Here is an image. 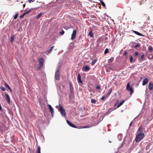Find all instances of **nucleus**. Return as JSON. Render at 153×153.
<instances>
[{
  "label": "nucleus",
  "mask_w": 153,
  "mask_h": 153,
  "mask_svg": "<svg viewBox=\"0 0 153 153\" xmlns=\"http://www.w3.org/2000/svg\"><path fill=\"white\" fill-rule=\"evenodd\" d=\"M76 30H75L73 31V33L71 35V39L72 40L75 39L76 36Z\"/></svg>",
  "instance_id": "6"
},
{
  "label": "nucleus",
  "mask_w": 153,
  "mask_h": 153,
  "mask_svg": "<svg viewBox=\"0 0 153 153\" xmlns=\"http://www.w3.org/2000/svg\"><path fill=\"white\" fill-rule=\"evenodd\" d=\"M148 58L149 59H153V55L151 54H149L148 56Z\"/></svg>",
  "instance_id": "21"
},
{
  "label": "nucleus",
  "mask_w": 153,
  "mask_h": 153,
  "mask_svg": "<svg viewBox=\"0 0 153 153\" xmlns=\"http://www.w3.org/2000/svg\"><path fill=\"white\" fill-rule=\"evenodd\" d=\"M22 14H23V15L24 16L25 15H26V13H23Z\"/></svg>",
  "instance_id": "50"
},
{
  "label": "nucleus",
  "mask_w": 153,
  "mask_h": 153,
  "mask_svg": "<svg viewBox=\"0 0 153 153\" xmlns=\"http://www.w3.org/2000/svg\"><path fill=\"white\" fill-rule=\"evenodd\" d=\"M70 84V90L71 89H73V87L72 85V84L71 83H69Z\"/></svg>",
  "instance_id": "34"
},
{
  "label": "nucleus",
  "mask_w": 153,
  "mask_h": 153,
  "mask_svg": "<svg viewBox=\"0 0 153 153\" xmlns=\"http://www.w3.org/2000/svg\"><path fill=\"white\" fill-rule=\"evenodd\" d=\"M31 10L30 9L29 10H28V11H27L26 12H25V13L26 14H28L31 11Z\"/></svg>",
  "instance_id": "37"
},
{
  "label": "nucleus",
  "mask_w": 153,
  "mask_h": 153,
  "mask_svg": "<svg viewBox=\"0 0 153 153\" xmlns=\"http://www.w3.org/2000/svg\"><path fill=\"white\" fill-rule=\"evenodd\" d=\"M5 95L7 100V102L9 104H10V96L8 94H7L6 93L5 94Z\"/></svg>",
  "instance_id": "12"
},
{
  "label": "nucleus",
  "mask_w": 153,
  "mask_h": 153,
  "mask_svg": "<svg viewBox=\"0 0 153 153\" xmlns=\"http://www.w3.org/2000/svg\"><path fill=\"white\" fill-rule=\"evenodd\" d=\"M22 14H23V15L24 16L25 15H26V13H23Z\"/></svg>",
  "instance_id": "51"
},
{
  "label": "nucleus",
  "mask_w": 153,
  "mask_h": 153,
  "mask_svg": "<svg viewBox=\"0 0 153 153\" xmlns=\"http://www.w3.org/2000/svg\"><path fill=\"white\" fill-rule=\"evenodd\" d=\"M112 91L111 88H110L109 90V91L108 93V94L107 95L108 96H109L111 93V92Z\"/></svg>",
  "instance_id": "30"
},
{
  "label": "nucleus",
  "mask_w": 153,
  "mask_h": 153,
  "mask_svg": "<svg viewBox=\"0 0 153 153\" xmlns=\"http://www.w3.org/2000/svg\"><path fill=\"white\" fill-rule=\"evenodd\" d=\"M140 45V44H137L136 45L134 46V47L135 48H137V47L139 46Z\"/></svg>",
  "instance_id": "38"
},
{
  "label": "nucleus",
  "mask_w": 153,
  "mask_h": 153,
  "mask_svg": "<svg viewBox=\"0 0 153 153\" xmlns=\"http://www.w3.org/2000/svg\"><path fill=\"white\" fill-rule=\"evenodd\" d=\"M18 16V14L17 13H16L15 15V16L14 17V19H16L17 18Z\"/></svg>",
  "instance_id": "33"
},
{
  "label": "nucleus",
  "mask_w": 153,
  "mask_h": 153,
  "mask_svg": "<svg viewBox=\"0 0 153 153\" xmlns=\"http://www.w3.org/2000/svg\"><path fill=\"white\" fill-rule=\"evenodd\" d=\"M126 89L127 90L130 92V94L132 93L133 92V89L130 86L129 83V82L127 84Z\"/></svg>",
  "instance_id": "4"
},
{
  "label": "nucleus",
  "mask_w": 153,
  "mask_h": 153,
  "mask_svg": "<svg viewBox=\"0 0 153 153\" xmlns=\"http://www.w3.org/2000/svg\"><path fill=\"white\" fill-rule=\"evenodd\" d=\"M149 122L148 121V120L147 119L146 120H144V121H143V123L144 124H145V125L147 124Z\"/></svg>",
  "instance_id": "24"
},
{
  "label": "nucleus",
  "mask_w": 153,
  "mask_h": 153,
  "mask_svg": "<svg viewBox=\"0 0 153 153\" xmlns=\"http://www.w3.org/2000/svg\"><path fill=\"white\" fill-rule=\"evenodd\" d=\"M4 85H5V86L7 88L10 90V91H11V89L10 87L9 86V85H7V84H6V83L5 82L4 83Z\"/></svg>",
  "instance_id": "20"
},
{
  "label": "nucleus",
  "mask_w": 153,
  "mask_h": 153,
  "mask_svg": "<svg viewBox=\"0 0 153 153\" xmlns=\"http://www.w3.org/2000/svg\"><path fill=\"white\" fill-rule=\"evenodd\" d=\"M127 52L126 51L124 53H123V55H124V56H125L126 55V54H127Z\"/></svg>",
  "instance_id": "46"
},
{
  "label": "nucleus",
  "mask_w": 153,
  "mask_h": 153,
  "mask_svg": "<svg viewBox=\"0 0 153 153\" xmlns=\"http://www.w3.org/2000/svg\"><path fill=\"white\" fill-rule=\"evenodd\" d=\"M138 54V53L137 52H136L135 53L134 55L135 56H137Z\"/></svg>",
  "instance_id": "42"
},
{
  "label": "nucleus",
  "mask_w": 153,
  "mask_h": 153,
  "mask_svg": "<svg viewBox=\"0 0 153 153\" xmlns=\"http://www.w3.org/2000/svg\"><path fill=\"white\" fill-rule=\"evenodd\" d=\"M77 79L79 83H82V81L81 80V77L79 74H78L77 76Z\"/></svg>",
  "instance_id": "9"
},
{
  "label": "nucleus",
  "mask_w": 153,
  "mask_h": 153,
  "mask_svg": "<svg viewBox=\"0 0 153 153\" xmlns=\"http://www.w3.org/2000/svg\"><path fill=\"white\" fill-rule=\"evenodd\" d=\"M105 96H103L101 97V100H103L104 99H105Z\"/></svg>",
  "instance_id": "40"
},
{
  "label": "nucleus",
  "mask_w": 153,
  "mask_h": 153,
  "mask_svg": "<svg viewBox=\"0 0 153 153\" xmlns=\"http://www.w3.org/2000/svg\"><path fill=\"white\" fill-rule=\"evenodd\" d=\"M114 60V58L113 57H111L110 59L108 60V63L112 62Z\"/></svg>",
  "instance_id": "19"
},
{
  "label": "nucleus",
  "mask_w": 153,
  "mask_h": 153,
  "mask_svg": "<svg viewBox=\"0 0 153 153\" xmlns=\"http://www.w3.org/2000/svg\"><path fill=\"white\" fill-rule=\"evenodd\" d=\"M115 109H113L112 108H110L109 109L108 111H112L113 110H114Z\"/></svg>",
  "instance_id": "44"
},
{
  "label": "nucleus",
  "mask_w": 153,
  "mask_h": 153,
  "mask_svg": "<svg viewBox=\"0 0 153 153\" xmlns=\"http://www.w3.org/2000/svg\"><path fill=\"white\" fill-rule=\"evenodd\" d=\"M25 5H26V4H24L23 5V7H25Z\"/></svg>",
  "instance_id": "54"
},
{
  "label": "nucleus",
  "mask_w": 153,
  "mask_h": 153,
  "mask_svg": "<svg viewBox=\"0 0 153 153\" xmlns=\"http://www.w3.org/2000/svg\"><path fill=\"white\" fill-rule=\"evenodd\" d=\"M90 68L88 66H84L82 68V70L84 71H87L90 70Z\"/></svg>",
  "instance_id": "7"
},
{
  "label": "nucleus",
  "mask_w": 153,
  "mask_h": 153,
  "mask_svg": "<svg viewBox=\"0 0 153 153\" xmlns=\"http://www.w3.org/2000/svg\"><path fill=\"white\" fill-rule=\"evenodd\" d=\"M144 137V134L143 133H139L136 135L135 139V141L136 143H138L141 141L143 139Z\"/></svg>",
  "instance_id": "1"
},
{
  "label": "nucleus",
  "mask_w": 153,
  "mask_h": 153,
  "mask_svg": "<svg viewBox=\"0 0 153 153\" xmlns=\"http://www.w3.org/2000/svg\"><path fill=\"white\" fill-rule=\"evenodd\" d=\"M97 59H95L94 60L91 62V65H94L95 63L97 62Z\"/></svg>",
  "instance_id": "25"
},
{
  "label": "nucleus",
  "mask_w": 153,
  "mask_h": 153,
  "mask_svg": "<svg viewBox=\"0 0 153 153\" xmlns=\"http://www.w3.org/2000/svg\"><path fill=\"white\" fill-rule=\"evenodd\" d=\"M148 50L150 52H152L153 50L152 47L151 46L149 45L148 47Z\"/></svg>",
  "instance_id": "18"
},
{
  "label": "nucleus",
  "mask_w": 153,
  "mask_h": 153,
  "mask_svg": "<svg viewBox=\"0 0 153 153\" xmlns=\"http://www.w3.org/2000/svg\"><path fill=\"white\" fill-rule=\"evenodd\" d=\"M59 74H60L59 70L57 71L55 73V78L56 79L58 80H59V79H60Z\"/></svg>",
  "instance_id": "5"
},
{
  "label": "nucleus",
  "mask_w": 153,
  "mask_h": 153,
  "mask_svg": "<svg viewBox=\"0 0 153 153\" xmlns=\"http://www.w3.org/2000/svg\"><path fill=\"white\" fill-rule=\"evenodd\" d=\"M48 106L49 108V109L50 110L51 113L52 114H53V108L52 107L51 105H48Z\"/></svg>",
  "instance_id": "14"
},
{
  "label": "nucleus",
  "mask_w": 153,
  "mask_h": 153,
  "mask_svg": "<svg viewBox=\"0 0 153 153\" xmlns=\"http://www.w3.org/2000/svg\"><path fill=\"white\" fill-rule=\"evenodd\" d=\"M0 89L3 91H5V88L3 86H1L0 87Z\"/></svg>",
  "instance_id": "31"
},
{
  "label": "nucleus",
  "mask_w": 153,
  "mask_h": 153,
  "mask_svg": "<svg viewBox=\"0 0 153 153\" xmlns=\"http://www.w3.org/2000/svg\"><path fill=\"white\" fill-rule=\"evenodd\" d=\"M36 153H41V147L39 146H37V149L36 150Z\"/></svg>",
  "instance_id": "16"
},
{
  "label": "nucleus",
  "mask_w": 153,
  "mask_h": 153,
  "mask_svg": "<svg viewBox=\"0 0 153 153\" xmlns=\"http://www.w3.org/2000/svg\"><path fill=\"white\" fill-rule=\"evenodd\" d=\"M14 40V38L11 37V42H12Z\"/></svg>",
  "instance_id": "41"
},
{
  "label": "nucleus",
  "mask_w": 153,
  "mask_h": 153,
  "mask_svg": "<svg viewBox=\"0 0 153 153\" xmlns=\"http://www.w3.org/2000/svg\"><path fill=\"white\" fill-rule=\"evenodd\" d=\"M29 149L30 151V153H32V152L31 151V149L30 148H29Z\"/></svg>",
  "instance_id": "53"
},
{
  "label": "nucleus",
  "mask_w": 153,
  "mask_h": 153,
  "mask_svg": "<svg viewBox=\"0 0 153 153\" xmlns=\"http://www.w3.org/2000/svg\"><path fill=\"white\" fill-rule=\"evenodd\" d=\"M132 123H133V121H131V123H130L129 125V126H130L132 124Z\"/></svg>",
  "instance_id": "47"
},
{
  "label": "nucleus",
  "mask_w": 153,
  "mask_h": 153,
  "mask_svg": "<svg viewBox=\"0 0 153 153\" xmlns=\"http://www.w3.org/2000/svg\"><path fill=\"white\" fill-rule=\"evenodd\" d=\"M148 88L150 90H152L153 89V84L151 82H150L148 85Z\"/></svg>",
  "instance_id": "10"
},
{
  "label": "nucleus",
  "mask_w": 153,
  "mask_h": 153,
  "mask_svg": "<svg viewBox=\"0 0 153 153\" xmlns=\"http://www.w3.org/2000/svg\"><path fill=\"white\" fill-rule=\"evenodd\" d=\"M125 101L124 100H122L117 105V108H119L122 105H123Z\"/></svg>",
  "instance_id": "17"
},
{
  "label": "nucleus",
  "mask_w": 153,
  "mask_h": 153,
  "mask_svg": "<svg viewBox=\"0 0 153 153\" xmlns=\"http://www.w3.org/2000/svg\"><path fill=\"white\" fill-rule=\"evenodd\" d=\"M70 92L72 94L73 93V89L70 90Z\"/></svg>",
  "instance_id": "45"
},
{
  "label": "nucleus",
  "mask_w": 153,
  "mask_h": 153,
  "mask_svg": "<svg viewBox=\"0 0 153 153\" xmlns=\"http://www.w3.org/2000/svg\"><path fill=\"white\" fill-rule=\"evenodd\" d=\"M64 33H65V32L63 30H62L61 32H60V34L61 35H63L64 34Z\"/></svg>",
  "instance_id": "36"
},
{
  "label": "nucleus",
  "mask_w": 153,
  "mask_h": 153,
  "mask_svg": "<svg viewBox=\"0 0 153 153\" xmlns=\"http://www.w3.org/2000/svg\"><path fill=\"white\" fill-rule=\"evenodd\" d=\"M66 122L70 126L74 128H76V126L74 125V124L72 123L70 121L68 120H66Z\"/></svg>",
  "instance_id": "8"
},
{
  "label": "nucleus",
  "mask_w": 153,
  "mask_h": 153,
  "mask_svg": "<svg viewBox=\"0 0 153 153\" xmlns=\"http://www.w3.org/2000/svg\"><path fill=\"white\" fill-rule=\"evenodd\" d=\"M59 110L62 115L65 117L66 114V112L65 109L62 108V106L61 105H59Z\"/></svg>",
  "instance_id": "2"
},
{
  "label": "nucleus",
  "mask_w": 153,
  "mask_h": 153,
  "mask_svg": "<svg viewBox=\"0 0 153 153\" xmlns=\"http://www.w3.org/2000/svg\"><path fill=\"white\" fill-rule=\"evenodd\" d=\"M91 102L92 103L95 104L96 101L94 99H92L91 100Z\"/></svg>",
  "instance_id": "26"
},
{
  "label": "nucleus",
  "mask_w": 153,
  "mask_h": 153,
  "mask_svg": "<svg viewBox=\"0 0 153 153\" xmlns=\"http://www.w3.org/2000/svg\"><path fill=\"white\" fill-rule=\"evenodd\" d=\"M42 13H40L36 17L37 19H39L42 15Z\"/></svg>",
  "instance_id": "28"
},
{
  "label": "nucleus",
  "mask_w": 153,
  "mask_h": 153,
  "mask_svg": "<svg viewBox=\"0 0 153 153\" xmlns=\"http://www.w3.org/2000/svg\"><path fill=\"white\" fill-rule=\"evenodd\" d=\"M130 62H132V61L133 60V58L132 56H130Z\"/></svg>",
  "instance_id": "32"
},
{
  "label": "nucleus",
  "mask_w": 153,
  "mask_h": 153,
  "mask_svg": "<svg viewBox=\"0 0 153 153\" xmlns=\"http://www.w3.org/2000/svg\"><path fill=\"white\" fill-rule=\"evenodd\" d=\"M54 47V46H53L52 47L50 48V50H49V52H48V53H51V51H52V50L53 49V48Z\"/></svg>",
  "instance_id": "29"
},
{
  "label": "nucleus",
  "mask_w": 153,
  "mask_h": 153,
  "mask_svg": "<svg viewBox=\"0 0 153 153\" xmlns=\"http://www.w3.org/2000/svg\"><path fill=\"white\" fill-rule=\"evenodd\" d=\"M132 31L134 32V33H135L136 34H137V35H138L139 36H145L143 35V34L139 33V32L136 31L132 30Z\"/></svg>",
  "instance_id": "13"
},
{
  "label": "nucleus",
  "mask_w": 153,
  "mask_h": 153,
  "mask_svg": "<svg viewBox=\"0 0 153 153\" xmlns=\"http://www.w3.org/2000/svg\"><path fill=\"white\" fill-rule=\"evenodd\" d=\"M108 52H109V50H108V49L106 48L105 51L104 53L105 54H106V53H108Z\"/></svg>",
  "instance_id": "27"
},
{
  "label": "nucleus",
  "mask_w": 153,
  "mask_h": 153,
  "mask_svg": "<svg viewBox=\"0 0 153 153\" xmlns=\"http://www.w3.org/2000/svg\"><path fill=\"white\" fill-rule=\"evenodd\" d=\"M138 153H139V152Z\"/></svg>",
  "instance_id": "56"
},
{
  "label": "nucleus",
  "mask_w": 153,
  "mask_h": 153,
  "mask_svg": "<svg viewBox=\"0 0 153 153\" xmlns=\"http://www.w3.org/2000/svg\"><path fill=\"white\" fill-rule=\"evenodd\" d=\"M89 35L91 37H93V36L94 35L92 33V30H91L89 32Z\"/></svg>",
  "instance_id": "22"
},
{
  "label": "nucleus",
  "mask_w": 153,
  "mask_h": 153,
  "mask_svg": "<svg viewBox=\"0 0 153 153\" xmlns=\"http://www.w3.org/2000/svg\"><path fill=\"white\" fill-rule=\"evenodd\" d=\"M97 89H98L100 88V86L99 85H97L96 87Z\"/></svg>",
  "instance_id": "39"
},
{
  "label": "nucleus",
  "mask_w": 153,
  "mask_h": 153,
  "mask_svg": "<svg viewBox=\"0 0 153 153\" xmlns=\"http://www.w3.org/2000/svg\"><path fill=\"white\" fill-rule=\"evenodd\" d=\"M146 149H149V146H146Z\"/></svg>",
  "instance_id": "52"
},
{
  "label": "nucleus",
  "mask_w": 153,
  "mask_h": 153,
  "mask_svg": "<svg viewBox=\"0 0 153 153\" xmlns=\"http://www.w3.org/2000/svg\"><path fill=\"white\" fill-rule=\"evenodd\" d=\"M28 2H29L30 3H31L32 2H33V1L32 0H28Z\"/></svg>",
  "instance_id": "43"
},
{
  "label": "nucleus",
  "mask_w": 153,
  "mask_h": 153,
  "mask_svg": "<svg viewBox=\"0 0 153 153\" xmlns=\"http://www.w3.org/2000/svg\"><path fill=\"white\" fill-rule=\"evenodd\" d=\"M143 131V127L142 125H141L140 127H139L138 131L139 133H142V132Z\"/></svg>",
  "instance_id": "15"
},
{
  "label": "nucleus",
  "mask_w": 153,
  "mask_h": 153,
  "mask_svg": "<svg viewBox=\"0 0 153 153\" xmlns=\"http://www.w3.org/2000/svg\"><path fill=\"white\" fill-rule=\"evenodd\" d=\"M117 103H116V104H115L114 105V106H116V105H117Z\"/></svg>",
  "instance_id": "55"
},
{
  "label": "nucleus",
  "mask_w": 153,
  "mask_h": 153,
  "mask_svg": "<svg viewBox=\"0 0 153 153\" xmlns=\"http://www.w3.org/2000/svg\"><path fill=\"white\" fill-rule=\"evenodd\" d=\"M24 16L23 15V14L21 15V16H20V17L21 18H22Z\"/></svg>",
  "instance_id": "48"
},
{
  "label": "nucleus",
  "mask_w": 153,
  "mask_h": 153,
  "mask_svg": "<svg viewBox=\"0 0 153 153\" xmlns=\"http://www.w3.org/2000/svg\"><path fill=\"white\" fill-rule=\"evenodd\" d=\"M100 3H101V4L103 6V7H105V4L104 2L102 0H100Z\"/></svg>",
  "instance_id": "23"
},
{
  "label": "nucleus",
  "mask_w": 153,
  "mask_h": 153,
  "mask_svg": "<svg viewBox=\"0 0 153 153\" xmlns=\"http://www.w3.org/2000/svg\"><path fill=\"white\" fill-rule=\"evenodd\" d=\"M149 79L147 78H145L143 80L142 85L144 86L147 84L149 82Z\"/></svg>",
  "instance_id": "11"
},
{
  "label": "nucleus",
  "mask_w": 153,
  "mask_h": 153,
  "mask_svg": "<svg viewBox=\"0 0 153 153\" xmlns=\"http://www.w3.org/2000/svg\"><path fill=\"white\" fill-rule=\"evenodd\" d=\"M88 127H89V126H84V127H83V128H88Z\"/></svg>",
  "instance_id": "49"
},
{
  "label": "nucleus",
  "mask_w": 153,
  "mask_h": 153,
  "mask_svg": "<svg viewBox=\"0 0 153 153\" xmlns=\"http://www.w3.org/2000/svg\"><path fill=\"white\" fill-rule=\"evenodd\" d=\"M39 69L43 67L44 63V60L43 58H41L39 59Z\"/></svg>",
  "instance_id": "3"
},
{
  "label": "nucleus",
  "mask_w": 153,
  "mask_h": 153,
  "mask_svg": "<svg viewBox=\"0 0 153 153\" xmlns=\"http://www.w3.org/2000/svg\"><path fill=\"white\" fill-rule=\"evenodd\" d=\"M144 54H142L141 56H140V59H141V60H142L143 58H144Z\"/></svg>",
  "instance_id": "35"
}]
</instances>
